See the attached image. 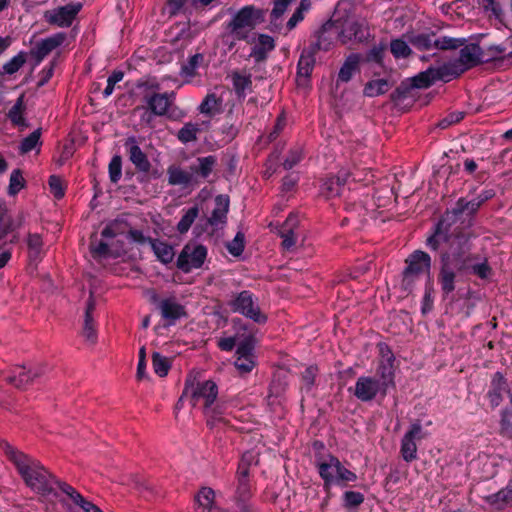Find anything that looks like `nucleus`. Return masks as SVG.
I'll return each mask as SVG.
<instances>
[{"label": "nucleus", "mask_w": 512, "mask_h": 512, "mask_svg": "<svg viewBox=\"0 0 512 512\" xmlns=\"http://www.w3.org/2000/svg\"><path fill=\"white\" fill-rule=\"evenodd\" d=\"M27 53L20 51L3 65V72L8 75L16 73L26 62Z\"/></svg>", "instance_id": "obj_53"}, {"label": "nucleus", "mask_w": 512, "mask_h": 512, "mask_svg": "<svg viewBox=\"0 0 512 512\" xmlns=\"http://www.w3.org/2000/svg\"><path fill=\"white\" fill-rule=\"evenodd\" d=\"M487 500L497 509H503L512 504V489H501L498 492L489 495Z\"/></svg>", "instance_id": "obj_43"}, {"label": "nucleus", "mask_w": 512, "mask_h": 512, "mask_svg": "<svg viewBox=\"0 0 512 512\" xmlns=\"http://www.w3.org/2000/svg\"><path fill=\"white\" fill-rule=\"evenodd\" d=\"M298 219L290 214L279 230V236L282 238V247L285 250H291L297 242L294 229L297 227Z\"/></svg>", "instance_id": "obj_25"}, {"label": "nucleus", "mask_w": 512, "mask_h": 512, "mask_svg": "<svg viewBox=\"0 0 512 512\" xmlns=\"http://www.w3.org/2000/svg\"><path fill=\"white\" fill-rule=\"evenodd\" d=\"M232 84L235 94L238 98H245L246 91L252 90V77L251 75H242L239 72L232 74Z\"/></svg>", "instance_id": "obj_37"}, {"label": "nucleus", "mask_w": 512, "mask_h": 512, "mask_svg": "<svg viewBox=\"0 0 512 512\" xmlns=\"http://www.w3.org/2000/svg\"><path fill=\"white\" fill-rule=\"evenodd\" d=\"M109 178L112 183H118L122 176V157L114 155L108 166Z\"/></svg>", "instance_id": "obj_58"}, {"label": "nucleus", "mask_w": 512, "mask_h": 512, "mask_svg": "<svg viewBox=\"0 0 512 512\" xmlns=\"http://www.w3.org/2000/svg\"><path fill=\"white\" fill-rule=\"evenodd\" d=\"M316 58L301 52L297 63V77L309 79L312 75Z\"/></svg>", "instance_id": "obj_41"}, {"label": "nucleus", "mask_w": 512, "mask_h": 512, "mask_svg": "<svg viewBox=\"0 0 512 512\" xmlns=\"http://www.w3.org/2000/svg\"><path fill=\"white\" fill-rule=\"evenodd\" d=\"M316 467L328 497L333 485L344 487L358 478L355 472L346 468L333 454H328L324 461L317 462Z\"/></svg>", "instance_id": "obj_4"}, {"label": "nucleus", "mask_w": 512, "mask_h": 512, "mask_svg": "<svg viewBox=\"0 0 512 512\" xmlns=\"http://www.w3.org/2000/svg\"><path fill=\"white\" fill-rule=\"evenodd\" d=\"M184 214L182 215L180 221L177 224V231L180 234H185L189 231L192 224L196 220L199 215V208L197 205H194L187 210H183Z\"/></svg>", "instance_id": "obj_42"}, {"label": "nucleus", "mask_w": 512, "mask_h": 512, "mask_svg": "<svg viewBox=\"0 0 512 512\" xmlns=\"http://www.w3.org/2000/svg\"><path fill=\"white\" fill-rule=\"evenodd\" d=\"M67 39V33L57 32L41 41L30 50V55L35 60V65H39L47 55L60 47Z\"/></svg>", "instance_id": "obj_17"}, {"label": "nucleus", "mask_w": 512, "mask_h": 512, "mask_svg": "<svg viewBox=\"0 0 512 512\" xmlns=\"http://www.w3.org/2000/svg\"><path fill=\"white\" fill-rule=\"evenodd\" d=\"M354 396L361 402H370L380 394L383 397V387L380 380L371 376H360L354 386Z\"/></svg>", "instance_id": "obj_15"}, {"label": "nucleus", "mask_w": 512, "mask_h": 512, "mask_svg": "<svg viewBox=\"0 0 512 512\" xmlns=\"http://www.w3.org/2000/svg\"><path fill=\"white\" fill-rule=\"evenodd\" d=\"M314 37L323 45L324 51H328L337 38H341V24L339 20H327L314 34Z\"/></svg>", "instance_id": "obj_21"}, {"label": "nucleus", "mask_w": 512, "mask_h": 512, "mask_svg": "<svg viewBox=\"0 0 512 512\" xmlns=\"http://www.w3.org/2000/svg\"><path fill=\"white\" fill-rule=\"evenodd\" d=\"M376 374L379 377L377 380H380L381 386L383 387L384 398L387 395L388 390L395 387V372L393 363H385L384 361H381L377 368Z\"/></svg>", "instance_id": "obj_28"}, {"label": "nucleus", "mask_w": 512, "mask_h": 512, "mask_svg": "<svg viewBox=\"0 0 512 512\" xmlns=\"http://www.w3.org/2000/svg\"><path fill=\"white\" fill-rule=\"evenodd\" d=\"M218 105H220V100L214 93H211L207 94L206 97L202 100L198 110L201 114L211 116L214 114Z\"/></svg>", "instance_id": "obj_54"}, {"label": "nucleus", "mask_w": 512, "mask_h": 512, "mask_svg": "<svg viewBox=\"0 0 512 512\" xmlns=\"http://www.w3.org/2000/svg\"><path fill=\"white\" fill-rule=\"evenodd\" d=\"M343 506L347 509H352L360 506L365 497L361 492L358 491H345L342 496Z\"/></svg>", "instance_id": "obj_57"}, {"label": "nucleus", "mask_w": 512, "mask_h": 512, "mask_svg": "<svg viewBox=\"0 0 512 512\" xmlns=\"http://www.w3.org/2000/svg\"><path fill=\"white\" fill-rule=\"evenodd\" d=\"M494 196L495 191L493 189H485L472 200L468 201L461 197L456 201L455 206L447 209L440 218L449 219V221L456 224L460 222V225L470 228L473 226L474 216L480 207Z\"/></svg>", "instance_id": "obj_3"}, {"label": "nucleus", "mask_w": 512, "mask_h": 512, "mask_svg": "<svg viewBox=\"0 0 512 512\" xmlns=\"http://www.w3.org/2000/svg\"><path fill=\"white\" fill-rule=\"evenodd\" d=\"M4 451L9 460L16 466L25 484L34 492L42 496H58L55 488L56 477H54L39 461L16 451L8 443Z\"/></svg>", "instance_id": "obj_2"}, {"label": "nucleus", "mask_w": 512, "mask_h": 512, "mask_svg": "<svg viewBox=\"0 0 512 512\" xmlns=\"http://www.w3.org/2000/svg\"><path fill=\"white\" fill-rule=\"evenodd\" d=\"M190 378V402L195 407L200 401H203L204 408L210 409L218 396V386L212 380L194 383Z\"/></svg>", "instance_id": "obj_12"}, {"label": "nucleus", "mask_w": 512, "mask_h": 512, "mask_svg": "<svg viewBox=\"0 0 512 512\" xmlns=\"http://www.w3.org/2000/svg\"><path fill=\"white\" fill-rule=\"evenodd\" d=\"M433 302H434L433 287H432L431 277H429V280H427L426 285H425V293H424L422 305H421L422 314H427L428 312H430L433 309Z\"/></svg>", "instance_id": "obj_61"}, {"label": "nucleus", "mask_w": 512, "mask_h": 512, "mask_svg": "<svg viewBox=\"0 0 512 512\" xmlns=\"http://www.w3.org/2000/svg\"><path fill=\"white\" fill-rule=\"evenodd\" d=\"M82 334L84 338L92 344L97 341L96 323L94 318H84Z\"/></svg>", "instance_id": "obj_62"}, {"label": "nucleus", "mask_w": 512, "mask_h": 512, "mask_svg": "<svg viewBox=\"0 0 512 512\" xmlns=\"http://www.w3.org/2000/svg\"><path fill=\"white\" fill-rule=\"evenodd\" d=\"M147 105V109L150 111L151 115L154 116H166L171 105L175 100L174 92H164L157 93L152 92L149 94H145L143 97Z\"/></svg>", "instance_id": "obj_18"}, {"label": "nucleus", "mask_w": 512, "mask_h": 512, "mask_svg": "<svg viewBox=\"0 0 512 512\" xmlns=\"http://www.w3.org/2000/svg\"><path fill=\"white\" fill-rule=\"evenodd\" d=\"M500 430L503 436L512 437V409L504 408L501 411Z\"/></svg>", "instance_id": "obj_60"}, {"label": "nucleus", "mask_w": 512, "mask_h": 512, "mask_svg": "<svg viewBox=\"0 0 512 512\" xmlns=\"http://www.w3.org/2000/svg\"><path fill=\"white\" fill-rule=\"evenodd\" d=\"M344 186V178H341V176H329L323 180L320 191L326 198H332L340 196Z\"/></svg>", "instance_id": "obj_34"}, {"label": "nucleus", "mask_w": 512, "mask_h": 512, "mask_svg": "<svg viewBox=\"0 0 512 512\" xmlns=\"http://www.w3.org/2000/svg\"><path fill=\"white\" fill-rule=\"evenodd\" d=\"M318 367L316 365H310L305 368V370L301 373V380L303 382V387L306 392L311 391L312 387L315 385V380L318 375Z\"/></svg>", "instance_id": "obj_56"}, {"label": "nucleus", "mask_w": 512, "mask_h": 512, "mask_svg": "<svg viewBox=\"0 0 512 512\" xmlns=\"http://www.w3.org/2000/svg\"><path fill=\"white\" fill-rule=\"evenodd\" d=\"M263 20V11L253 6L242 7L226 24V29L236 40H247L248 34Z\"/></svg>", "instance_id": "obj_7"}, {"label": "nucleus", "mask_w": 512, "mask_h": 512, "mask_svg": "<svg viewBox=\"0 0 512 512\" xmlns=\"http://www.w3.org/2000/svg\"><path fill=\"white\" fill-rule=\"evenodd\" d=\"M386 49L387 44L384 41H381L378 45H374L369 51H367L364 57V61L367 63L373 62L383 66V59Z\"/></svg>", "instance_id": "obj_47"}, {"label": "nucleus", "mask_w": 512, "mask_h": 512, "mask_svg": "<svg viewBox=\"0 0 512 512\" xmlns=\"http://www.w3.org/2000/svg\"><path fill=\"white\" fill-rule=\"evenodd\" d=\"M400 453L406 462H412L417 459V444L414 440L403 436L401 440Z\"/></svg>", "instance_id": "obj_51"}, {"label": "nucleus", "mask_w": 512, "mask_h": 512, "mask_svg": "<svg viewBox=\"0 0 512 512\" xmlns=\"http://www.w3.org/2000/svg\"><path fill=\"white\" fill-rule=\"evenodd\" d=\"M12 376L6 378L7 382L14 385L16 388L25 389L28 384L32 383L33 380L42 374V369H29L22 366L17 368Z\"/></svg>", "instance_id": "obj_24"}, {"label": "nucleus", "mask_w": 512, "mask_h": 512, "mask_svg": "<svg viewBox=\"0 0 512 512\" xmlns=\"http://www.w3.org/2000/svg\"><path fill=\"white\" fill-rule=\"evenodd\" d=\"M205 57L201 53H196L191 56L186 63L181 65L180 74L184 77L193 78L197 75V69L199 67L205 66L208 64H204Z\"/></svg>", "instance_id": "obj_35"}, {"label": "nucleus", "mask_w": 512, "mask_h": 512, "mask_svg": "<svg viewBox=\"0 0 512 512\" xmlns=\"http://www.w3.org/2000/svg\"><path fill=\"white\" fill-rule=\"evenodd\" d=\"M226 248L232 256L239 257L245 249L244 233L241 231L237 232L234 239L227 243Z\"/></svg>", "instance_id": "obj_55"}, {"label": "nucleus", "mask_w": 512, "mask_h": 512, "mask_svg": "<svg viewBox=\"0 0 512 512\" xmlns=\"http://www.w3.org/2000/svg\"><path fill=\"white\" fill-rule=\"evenodd\" d=\"M475 234L463 225L439 218L429 229L425 241L432 252H439L437 282L442 298H449L456 289L457 278L463 274L488 281L494 271L488 257L474 253Z\"/></svg>", "instance_id": "obj_1"}, {"label": "nucleus", "mask_w": 512, "mask_h": 512, "mask_svg": "<svg viewBox=\"0 0 512 512\" xmlns=\"http://www.w3.org/2000/svg\"><path fill=\"white\" fill-rule=\"evenodd\" d=\"M255 359L253 357H236L234 366L240 374L250 373L255 367Z\"/></svg>", "instance_id": "obj_63"}, {"label": "nucleus", "mask_w": 512, "mask_h": 512, "mask_svg": "<svg viewBox=\"0 0 512 512\" xmlns=\"http://www.w3.org/2000/svg\"><path fill=\"white\" fill-rule=\"evenodd\" d=\"M25 220L23 213H18L13 217L5 201L0 200V249L7 244H17L19 242V233L17 230L22 227Z\"/></svg>", "instance_id": "obj_9"}, {"label": "nucleus", "mask_w": 512, "mask_h": 512, "mask_svg": "<svg viewBox=\"0 0 512 512\" xmlns=\"http://www.w3.org/2000/svg\"><path fill=\"white\" fill-rule=\"evenodd\" d=\"M434 73L437 81L449 82L452 79L458 78L464 72L459 67L455 60L443 63L439 66H434Z\"/></svg>", "instance_id": "obj_26"}, {"label": "nucleus", "mask_w": 512, "mask_h": 512, "mask_svg": "<svg viewBox=\"0 0 512 512\" xmlns=\"http://www.w3.org/2000/svg\"><path fill=\"white\" fill-rule=\"evenodd\" d=\"M215 503V492L210 487H202L195 495L196 512H211Z\"/></svg>", "instance_id": "obj_33"}, {"label": "nucleus", "mask_w": 512, "mask_h": 512, "mask_svg": "<svg viewBox=\"0 0 512 512\" xmlns=\"http://www.w3.org/2000/svg\"><path fill=\"white\" fill-rule=\"evenodd\" d=\"M405 268L402 271L401 286L404 291L411 292L417 280L423 273L430 276L432 258L423 250H415L405 259Z\"/></svg>", "instance_id": "obj_6"}, {"label": "nucleus", "mask_w": 512, "mask_h": 512, "mask_svg": "<svg viewBox=\"0 0 512 512\" xmlns=\"http://www.w3.org/2000/svg\"><path fill=\"white\" fill-rule=\"evenodd\" d=\"M311 9V1L310 0H301L299 6L296 8L292 16L287 22L288 30L294 29L298 23H300L304 17L305 13H307Z\"/></svg>", "instance_id": "obj_46"}, {"label": "nucleus", "mask_w": 512, "mask_h": 512, "mask_svg": "<svg viewBox=\"0 0 512 512\" xmlns=\"http://www.w3.org/2000/svg\"><path fill=\"white\" fill-rule=\"evenodd\" d=\"M28 259L30 263H39L44 255L43 239L38 233H28L27 235Z\"/></svg>", "instance_id": "obj_29"}, {"label": "nucleus", "mask_w": 512, "mask_h": 512, "mask_svg": "<svg viewBox=\"0 0 512 512\" xmlns=\"http://www.w3.org/2000/svg\"><path fill=\"white\" fill-rule=\"evenodd\" d=\"M510 384L503 373L497 371L491 376L486 398L491 408L498 407L504 400V397L510 394Z\"/></svg>", "instance_id": "obj_14"}, {"label": "nucleus", "mask_w": 512, "mask_h": 512, "mask_svg": "<svg viewBox=\"0 0 512 512\" xmlns=\"http://www.w3.org/2000/svg\"><path fill=\"white\" fill-rule=\"evenodd\" d=\"M24 94H21L15 101L14 105L8 111V118L14 126L27 128L28 122L24 117L26 105L24 101Z\"/></svg>", "instance_id": "obj_32"}, {"label": "nucleus", "mask_w": 512, "mask_h": 512, "mask_svg": "<svg viewBox=\"0 0 512 512\" xmlns=\"http://www.w3.org/2000/svg\"><path fill=\"white\" fill-rule=\"evenodd\" d=\"M48 183H49V187H50V192L53 194V196L56 199H61L64 197L65 187H64L63 182L59 176L51 175L49 177Z\"/></svg>", "instance_id": "obj_64"}, {"label": "nucleus", "mask_w": 512, "mask_h": 512, "mask_svg": "<svg viewBox=\"0 0 512 512\" xmlns=\"http://www.w3.org/2000/svg\"><path fill=\"white\" fill-rule=\"evenodd\" d=\"M250 462L246 455H243L236 473L237 487L235 492V503L239 512H254V506L250 502L253 496L252 485L249 479Z\"/></svg>", "instance_id": "obj_8"}, {"label": "nucleus", "mask_w": 512, "mask_h": 512, "mask_svg": "<svg viewBox=\"0 0 512 512\" xmlns=\"http://www.w3.org/2000/svg\"><path fill=\"white\" fill-rule=\"evenodd\" d=\"M25 180L22 176L20 169L12 171L9 180L8 194L11 196L16 195L22 188H24Z\"/></svg>", "instance_id": "obj_59"}, {"label": "nucleus", "mask_w": 512, "mask_h": 512, "mask_svg": "<svg viewBox=\"0 0 512 512\" xmlns=\"http://www.w3.org/2000/svg\"><path fill=\"white\" fill-rule=\"evenodd\" d=\"M390 88V84L386 79H376L368 81L363 89V94L366 97H377L385 94Z\"/></svg>", "instance_id": "obj_39"}, {"label": "nucleus", "mask_w": 512, "mask_h": 512, "mask_svg": "<svg viewBox=\"0 0 512 512\" xmlns=\"http://www.w3.org/2000/svg\"><path fill=\"white\" fill-rule=\"evenodd\" d=\"M215 206L211 216L207 218V223L214 229L223 227L227 223V214L229 212L230 200L227 195H217L214 199Z\"/></svg>", "instance_id": "obj_22"}, {"label": "nucleus", "mask_w": 512, "mask_h": 512, "mask_svg": "<svg viewBox=\"0 0 512 512\" xmlns=\"http://www.w3.org/2000/svg\"><path fill=\"white\" fill-rule=\"evenodd\" d=\"M361 56L358 53H351L347 56L338 72V81L349 82L353 75L359 71Z\"/></svg>", "instance_id": "obj_27"}, {"label": "nucleus", "mask_w": 512, "mask_h": 512, "mask_svg": "<svg viewBox=\"0 0 512 512\" xmlns=\"http://www.w3.org/2000/svg\"><path fill=\"white\" fill-rule=\"evenodd\" d=\"M199 132L200 128L197 123L187 122L177 132V138L181 143L187 144L196 141Z\"/></svg>", "instance_id": "obj_44"}, {"label": "nucleus", "mask_w": 512, "mask_h": 512, "mask_svg": "<svg viewBox=\"0 0 512 512\" xmlns=\"http://www.w3.org/2000/svg\"><path fill=\"white\" fill-rule=\"evenodd\" d=\"M152 365L155 374L159 377L166 376L171 368L170 360L159 352H153Z\"/></svg>", "instance_id": "obj_49"}, {"label": "nucleus", "mask_w": 512, "mask_h": 512, "mask_svg": "<svg viewBox=\"0 0 512 512\" xmlns=\"http://www.w3.org/2000/svg\"><path fill=\"white\" fill-rule=\"evenodd\" d=\"M304 149L302 146L300 145H296L294 147H292L284 162H283V167L285 170H291L293 167H295L296 165H298L303 159H304Z\"/></svg>", "instance_id": "obj_50"}, {"label": "nucleus", "mask_w": 512, "mask_h": 512, "mask_svg": "<svg viewBox=\"0 0 512 512\" xmlns=\"http://www.w3.org/2000/svg\"><path fill=\"white\" fill-rule=\"evenodd\" d=\"M372 38L369 24L366 20L349 21L344 27L341 25V40L367 43Z\"/></svg>", "instance_id": "obj_16"}, {"label": "nucleus", "mask_w": 512, "mask_h": 512, "mask_svg": "<svg viewBox=\"0 0 512 512\" xmlns=\"http://www.w3.org/2000/svg\"><path fill=\"white\" fill-rule=\"evenodd\" d=\"M227 306L233 313L240 314L259 325H264L268 320L267 315L261 311L257 296L250 290L232 293Z\"/></svg>", "instance_id": "obj_5"}, {"label": "nucleus", "mask_w": 512, "mask_h": 512, "mask_svg": "<svg viewBox=\"0 0 512 512\" xmlns=\"http://www.w3.org/2000/svg\"><path fill=\"white\" fill-rule=\"evenodd\" d=\"M390 51L396 59H404L412 53L408 43L403 39H393L390 43Z\"/></svg>", "instance_id": "obj_52"}, {"label": "nucleus", "mask_w": 512, "mask_h": 512, "mask_svg": "<svg viewBox=\"0 0 512 512\" xmlns=\"http://www.w3.org/2000/svg\"><path fill=\"white\" fill-rule=\"evenodd\" d=\"M168 184L172 186L182 185L189 186L194 183L193 174L189 171L181 169L179 166L171 165L167 169Z\"/></svg>", "instance_id": "obj_30"}, {"label": "nucleus", "mask_w": 512, "mask_h": 512, "mask_svg": "<svg viewBox=\"0 0 512 512\" xmlns=\"http://www.w3.org/2000/svg\"><path fill=\"white\" fill-rule=\"evenodd\" d=\"M150 247L154 252L156 258L164 265L171 263L174 259L175 253L173 247L167 242L159 239L150 241Z\"/></svg>", "instance_id": "obj_31"}, {"label": "nucleus", "mask_w": 512, "mask_h": 512, "mask_svg": "<svg viewBox=\"0 0 512 512\" xmlns=\"http://www.w3.org/2000/svg\"><path fill=\"white\" fill-rule=\"evenodd\" d=\"M82 8L81 2H69L63 6L46 10L43 18L51 26L68 28L73 24Z\"/></svg>", "instance_id": "obj_11"}, {"label": "nucleus", "mask_w": 512, "mask_h": 512, "mask_svg": "<svg viewBox=\"0 0 512 512\" xmlns=\"http://www.w3.org/2000/svg\"><path fill=\"white\" fill-rule=\"evenodd\" d=\"M158 309L161 317L167 321L169 326L175 325L179 319L187 316L185 307L173 298L160 300Z\"/></svg>", "instance_id": "obj_20"}, {"label": "nucleus", "mask_w": 512, "mask_h": 512, "mask_svg": "<svg viewBox=\"0 0 512 512\" xmlns=\"http://www.w3.org/2000/svg\"><path fill=\"white\" fill-rule=\"evenodd\" d=\"M434 37V33L413 34L409 37V43L420 51L431 50L435 48Z\"/></svg>", "instance_id": "obj_40"}, {"label": "nucleus", "mask_w": 512, "mask_h": 512, "mask_svg": "<svg viewBox=\"0 0 512 512\" xmlns=\"http://www.w3.org/2000/svg\"><path fill=\"white\" fill-rule=\"evenodd\" d=\"M454 60L465 73L484 63V51L478 43L464 44L459 51V57Z\"/></svg>", "instance_id": "obj_19"}, {"label": "nucleus", "mask_w": 512, "mask_h": 512, "mask_svg": "<svg viewBox=\"0 0 512 512\" xmlns=\"http://www.w3.org/2000/svg\"><path fill=\"white\" fill-rule=\"evenodd\" d=\"M466 42L465 38H453L449 36H442L435 39V49L438 50H456L462 47Z\"/></svg>", "instance_id": "obj_48"}, {"label": "nucleus", "mask_w": 512, "mask_h": 512, "mask_svg": "<svg viewBox=\"0 0 512 512\" xmlns=\"http://www.w3.org/2000/svg\"><path fill=\"white\" fill-rule=\"evenodd\" d=\"M129 160L135 166L136 170L145 176L150 175V177L156 179L159 174L157 170L151 172L152 165L147 157V155L142 151L140 146L137 143L135 137H129L125 141L124 144Z\"/></svg>", "instance_id": "obj_13"}, {"label": "nucleus", "mask_w": 512, "mask_h": 512, "mask_svg": "<svg viewBox=\"0 0 512 512\" xmlns=\"http://www.w3.org/2000/svg\"><path fill=\"white\" fill-rule=\"evenodd\" d=\"M415 89L414 86H412V81L409 79H406L402 81L396 89L390 94V100L396 104L399 105L403 103L406 99L412 97V91Z\"/></svg>", "instance_id": "obj_38"}, {"label": "nucleus", "mask_w": 512, "mask_h": 512, "mask_svg": "<svg viewBox=\"0 0 512 512\" xmlns=\"http://www.w3.org/2000/svg\"><path fill=\"white\" fill-rule=\"evenodd\" d=\"M41 138V129H36L32 133H30L27 137H25L19 145V153L20 154H27L31 152L33 149H35L38 146L42 145V142L40 140Z\"/></svg>", "instance_id": "obj_45"}, {"label": "nucleus", "mask_w": 512, "mask_h": 512, "mask_svg": "<svg viewBox=\"0 0 512 512\" xmlns=\"http://www.w3.org/2000/svg\"><path fill=\"white\" fill-rule=\"evenodd\" d=\"M410 80L415 89H427L431 87L437 81L434 66H429L425 71L419 72L414 77L410 78Z\"/></svg>", "instance_id": "obj_36"}, {"label": "nucleus", "mask_w": 512, "mask_h": 512, "mask_svg": "<svg viewBox=\"0 0 512 512\" xmlns=\"http://www.w3.org/2000/svg\"><path fill=\"white\" fill-rule=\"evenodd\" d=\"M217 166V157L208 155L198 157L196 161L189 166L190 174H193L194 183H198V179H207Z\"/></svg>", "instance_id": "obj_23"}, {"label": "nucleus", "mask_w": 512, "mask_h": 512, "mask_svg": "<svg viewBox=\"0 0 512 512\" xmlns=\"http://www.w3.org/2000/svg\"><path fill=\"white\" fill-rule=\"evenodd\" d=\"M208 250L202 244H186L178 255L176 267L183 273H190L203 266Z\"/></svg>", "instance_id": "obj_10"}]
</instances>
